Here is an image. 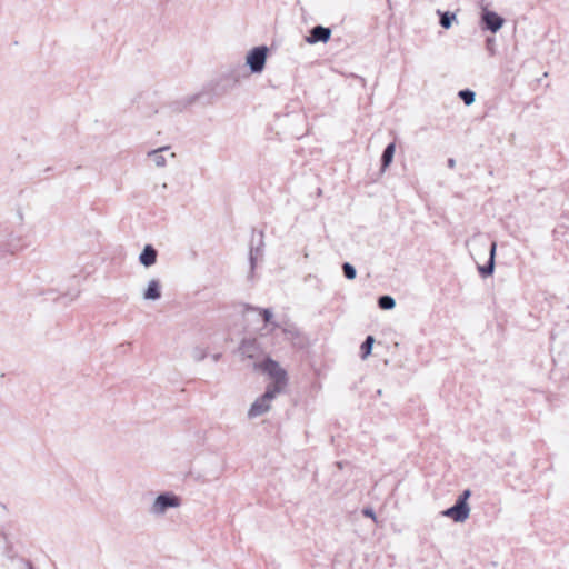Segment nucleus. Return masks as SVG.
<instances>
[{
    "label": "nucleus",
    "mask_w": 569,
    "mask_h": 569,
    "mask_svg": "<svg viewBox=\"0 0 569 569\" xmlns=\"http://www.w3.org/2000/svg\"><path fill=\"white\" fill-rule=\"evenodd\" d=\"M253 370L263 371L267 373L272 382L268 385V389L280 395L284 391L288 385L287 371L271 358H266L262 362H254Z\"/></svg>",
    "instance_id": "nucleus-1"
},
{
    "label": "nucleus",
    "mask_w": 569,
    "mask_h": 569,
    "mask_svg": "<svg viewBox=\"0 0 569 569\" xmlns=\"http://www.w3.org/2000/svg\"><path fill=\"white\" fill-rule=\"evenodd\" d=\"M158 252L151 244H146L139 254V262L149 268L157 262Z\"/></svg>",
    "instance_id": "nucleus-10"
},
{
    "label": "nucleus",
    "mask_w": 569,
    "mask_h": 569,
    "mask_svg": "<svg viewBox=\"0 0 569 569\" xmlns=\"http://www.w3.org/2000/svg\"><path fill=\"white\" fill-rule=\"evenodd\" d=\"M161 297V286L159 280L151 279L148 282L147 289L142 293L144 300H158Z\"/></svg>",
    "instance_id": "nucleus-11"
},
{
    "label": "nucleus",
    "mask_w": 569,
    "mask_h": 569,
    "mask_svg": "<svg viewBox=\"0 0 569 569\" xmlns=\"http://www.w3.org/2000/svg\"><path fill=\"white\" fill-rule=\"evenodd\" d=\"M269 49L266 46H258L248 51L246 66L252 73H261L264 70Z\"/></svg>",
    "instance_id": "nucleus-3"
},
{
    "label": "nucleus",
    "mask_w": 569,
    "mask_h": 569,
    "mask_svg": "<svg viewBox=\"0 0 569 569\" xmlns=\"http://www.w3.org/2000/svg\"><path fill=\"white\" fill-rule=\"evenodd\" d=\"M471 495V491L469 489L465 490L457 499V501H462V503H468V499Z\"/></svg>",
    "instance_id": "nucleus-22"
},
{
    "label": "nucleus",
    "mask_w": 569,
    "mask_h": 569,
    "mask_svg": "<svg viewBox=\"0 0 569 569\" xmlns=\"http://www.w3.org/2000/svg\"><path fill=\"white\" fill-rule=\"evenodd\" d=\"M239 353L248 359H257L262 353V349L257 339L247 338L241 341Z\"/></svg>",
    "instance_id": "nucleus-6"
},
{
    "label": "nucleus",
    "mask_w": 569,
    "mask_h": 569,
    "mask_svg": "<svg viewBox=\"0 0 569 569\" xmlns=\"http://www.w3.org/2000/svg\"><path fill=\"white\" fill-rule=\"evenodd\" d=\"M395 151H396L395 143H390V144H388L386 147V149H385V151L382 153V157H381L382 169H386L392 162V159H393V156H395Z\"/></svg>",
    "instance_id": "nucleus-13"
},
{
    "label": "nucleus",
    "mask_w": 569,
    "mask_h": 569,
    "mask_svg": "<svg viewBox=\"0 0 569 569\" xmlns=\"http://www.w3.org/2000/svg\"><path fill=\"white\" fill-rule=\"evenodd\" d=\"M180 506V499L173 493L166 492L159 495L151 506L148 512L153 517H162L171 508H178Z\"/></svg>",
    "instance_id": "nucleus-2"
},
{
    "label": "nucleus",
    "mask_w": 569,
    "mask_h": 569,
    "mask_svg": "<svg viewBox=\"0 0 569 569\" xmlns=\"http://www.w3.org/2000/svg\"><path fill=\"white\" fill-rule=\"evenodd\" d=\"M331 37V30L327 27L316 26L310 30L309 36L307 37V42L310 44L317 42H328Z\"/></svg>",
    "instance_id": "nucleus-9"
},
{
    "label": "nucleus",
    "mask_w": 569,
    "mask_h": 569,
    "mask_svg": "<svg viewBox=\"0 0 569 569\" xmlns=\"http://www.w3.org/2000/svg\"><path fill=\"white\" fill-rule=\"evenodd\" d=\"M251 263L253 264V256H250Z\"/></svg>",
    "instance_id": "nucleus-26"
},
{
    "label": "nucleus",
    "mask_w": 569,
    "mask_h": 569,
    "mask_svg": "<svg viewBox=\"0 0 569 569\" xmlns=\"http://www.w3.org/2000/svg\"><path fill=\"white\" fill-rule=\"evenodd\" d=\"M220 358H221V353H214V355H212V356H211V359H212L214 362L219 361V359H220Z\"/></svg>",
    "instance_id": "nucleus-24"
},
{
    "label": "nucleus",
    "mask_w": 569,
    "mask_h": 569,
    "mask_svg": "<svg viewBox=\"0 0 569 569\" xmlns=\"http://www.w3.org/2000/svg\"><path fill=\"white\" fill-rule=\"evenodd\" d=\"M147 156L157 168L166 167L168 157L171 159L176 157L173 152H170L169 147H161L159 149L151 150Z\"/></svg>",
    "instance_id": "nucleus-8"
},
{
    "label": "nucleus",
    "mask_w": 569,
    "mask_h": 569,
    "mask_svg": "<svg viewBox=\"0 0 569 569\" xmlns=\"http://www.w3.org/2000/svg\"><path fill=\"white\" fill-rule=\"evenodd\" d=\"M29 569H32L31 567Z\"/></svg>",
    "instance_id": "nucleus-27"
},
{
    "label": "nucleus",
    "mask_w": 569,
    "mask_h": 569,
    "mask_svg": "<svg viewBox=\"0 0 569 569\" xmlns=\"http://www.w3.org/2000/svg\"><path fill=\"white\" fill-rule=\"evenodd\" d=\"M472 244L476 247H479L481 249L486 248V242L483 241L482 237L479 234L473 236L471 239L467 241V246Z\"/></svg>",
    "instance_id": "nucleus-20"
},
{
    "label": "nucleus",
    "mask_w": 569,
    "mask_h": 569,
    "mask_svg": "<svg viewBox=\"0 0 569 569\" xmlns=\"http://www.w3.org/2000/svg\"><path fill=\"white\" fill-rule=\"evenodd\" d=\"M191 356L193 360L201 361L207 357V351L201 347H196L193 348Z\"/></svg>",
    "instance_id": "nucleus-19"
},
{
    "label": "nucleus",
    "mask_w": 569,
    "mask_h": 569,
    "mask_svg": "<svg viewBox=\"0 0 569 569\" xmlns=\"http://www.w3.org/2000/svg\"><path fill=\"white\" fill-rule=\"evenodd\" d=\"M375 343V338L372 336H368L366 338V340L363 341V343L361 345V352H362V358H367L371 351H372V346Z\"/></svg>",
    "instance_id": "nucleus-16"
},
{
    "label": "nucleus",
    "mask_w": 569,
    "mask_h": 569,
    "mask_svg": "<svg viewBox=\"0 0 569 569\" xmlns=\"http://www.w3.org/2000/svg\"><path fill=\"white\" fill-rule=\"evenodd\" d=\"M481 21L485 23L486 29L490 30L492 33L498 32L505 23V19L502 17L487 8L482 9Z\"/></svg>",
    "instance_id": "nucleus-7"
},
{
    "label": "nucleus",
    "mask_w": 569,
    "mask_h": 569,
    "mask_svg": "<svg viewBox=\"0 0 569 569\" xmlns=\"http://www.w3.org/2000/svg\"><path fill=\"white\" fill-rule=\"evenodd\" d=\"M456 19V14L450 12H443L440 14V24L445 29H449L452 26V21Z\"/></svg>",
    "instance_id": "nucleus-17"
},
{
    "label": "nucleus",
    "mask_w": 569,
    "mask_h": 569,
    "mask_svg": "<svg viewBox=\"0 0 569 569\" xmlns=\"http://www.w3.org/2000/svg\"><path fill=\"white\" fill-rule=\"evenodd\" d=\"M496 249H497V243L496 242H492L491 246H490V251H489V261H488V264L487 266H481L479 267V272L483 276V277H487V276H490L493 273V270H495V257H496Z\"/></svg>",
    "instance_id": "nucleus-12"
},
{
    "label": "nucleus",
    "mask_w": 569,
    "mask_h": 569,
    "mask_svg": "<svg viewBox=\"0 0 569 569\" xmlns=\"http://www.w3.org/2000/svg\"><path fill=\"white\" fill-rule=\"evenodd\" d=\"M261 315L263 317V320L267 322V323H270L272 318H273V313L270 309H262L261 310Z\"/></svg>",
    "instance_id": "nucleus-21"
},
{
    "label": "nucleus",
    "mask_w": 569,
    "mask_h": 569,
    "mask_svg": "<svg viewBox=\"0 0 569 569\" xmlns=\"http://www.w3.org/2000/svg\"><path fill=\"white\" fill-rule=\"evenodd\" d=\"M363 516L371 518L373 521H377L376 513L371 508H366L362 511Z\"/></svg>",
    "instance_id": "nucleus-23"
},
{
    "label": "nucleus",
    "mask_w": 569,
    "mask_h": 569,
    "mask_svg": "<svg viewBox=\"0 0 569 569\" xmlns=\"http://www.w3.org/2000/svg\"><path fill=\"white\" fill-rule=\"evenodd\" d=\"M342 271L348 280H353L357 277L356 268L349 262L342 264Z\"/></svg>",
    "instance_id": "nucleus-18"
},
{
    "label": "nucleus",
    "mask_w": 569,
    "mask_h": 569,
    "mask_svg": "<svg viewBox=\"0 0 569 569\" xmlns=\"http://www.w3.org/2000/svg\"><path fill=\"white\" fill-rule=\"evenodd\" d=\"M458 96L461 98L466 106H471L476 99V93L469 89L459 91Z\"/></svg>",
    "instance_id": "nucleus-15"
},
{
    "label": "nucleus",
    "mask_w": 569,
    "mask_h": 569,
    "mask_svg": "<svg viewBox=\"0 0 569 569\" xmlns=\"http://www.w3.org/2000/svg\"><path fill=\"white\" fill-rule=\"evenodd\" d=\"M455 163H456V162H455V160H453V159H449V160H448V166H449L450 168H453V167H455Z\"/></svg>",
    "instance_id": "nucleus-25"
},
{
    "label": "nucleus",
    "mask_w": 569,
    "mask_h": 569,
    "mask_svg": "<svg viewBox=\"0 0 569 569\" xmlns=\"http://www.w3.org/2000/svg\"><path fill=\"white\" fill-rule=\"evenodd\" d=\"M378 306L382 310H391L396 306V300L391 296H381L378 299Z\"/></svg>",
    "instance_id": "nucleus-14"
},
{
    "label": "nucleus",
    "mask_w": 569,
    "mask_h": 569,
    "mask_svg": "<svg viewBox=\"0 0 569 569\" xmlns=\"http://www.w3.org/2000/svg\"><path fill=\"white\" fill-rule=\"evenodd\" d=\"M442 516L456 522H465L470 516V507L468 503H462V501H456L452 507L442 511Z\"/></svg>",
    "instance_id": "nucleus-5"
},
{
    "label": "nucleus",
    "mask_w": 569,
    "mask_h": 569,
    "mask_svg": "<svg viewBox=\"0 0 569 569\" xmlns=\"http://www.w3.org/2000/svg\"><path fill=\"white\" fill-rule=\"evenodd\" d=\"M277 396H278V393H276L267 388L266 392L261 397L256 399V401L251 405V407L248 411V417L252 419V418L260 417L263 413L268 412L271 408L272 400Z\"/></svg>",
    "instance_id": "nucleus-4"
}]
</instances>
